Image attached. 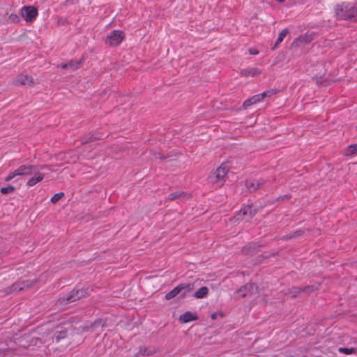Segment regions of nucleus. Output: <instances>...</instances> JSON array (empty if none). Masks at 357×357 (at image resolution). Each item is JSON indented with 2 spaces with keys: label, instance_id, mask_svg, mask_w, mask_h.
<instances>
[{
  "label": "nucleus",
  "instance_id": "6e6552de",
  "mask_svg": "<svg viewBox=\"0 0 357 357\" xmlns=\"http://www.w3.org/2000/svg\"><path fill=\"white\" fill-rule=\"evenodd\" d=\"M13 84L15 85H26L28 86H33V85H35V82L31 76L24 74H20L15 78V79L13 81Z\"/></svg>",
  "mask_w": 357,
  "mask_h": 357
},
{
  "label": "nucleus",
  "instance_id": "7ed1b4c3",
  "mask_svg": "<svg viewBox=\"0 0 357 357\" xmlns=\"http://www.w3.org/2000/svg\"><path fill=\"white\" fill-rule=\"evenodd\" d=\"M125 33L122 31L114 30L105 38V43L112 47H117L125 39Z\"/></svg>",
  "mask_w": 357,
  "mask_h": 357
},
{
  "label": "nucleus",
  "instance_id": "2f4dec72",
  "mask_svg": "<svg viewBox=\"0 0 357 357\" xmlns=\"http://www.w3.org/2000/svg\"><path fill=\"white\" fill-rule=\"evenodd\" d=\"M17 174H15V170L12 173L10 174L9 176H8L6 178V181H10L11 179H13L14 177H15Z\"/></svg>",
  "mask_w": 357,
  "mask_h": 357
},
{
  "label": "nucleus",
  "instance_id": "dca6fc26",
  "mask_svg": "<svg viewBox=\"0 0 357 357\" xmlns=\"http://www.w3.org/2000/svg\"><path fill=\"white\" fill-rule=\"evenodd\" d=\"M195 319H197L196 315L190 312H187L180 316V321L183 323H188Z\"/></svg>",
  "mask_w": 357,
  "mask_h": 357
},
{
  "label": "nucleus",
  "instance_id": "39448f33",
  "mask_svg": "<svg viewBox=\"0 0 357 357\" xmlns=\"http://www.w3.org/2000/svg\"><path fill=\"white\" fill-rule=\"evenodd\" d=\"M257 291V286L254 283H248L243 286H242L239 289H238L234 294V298L235 299H239L241 298H244L248 295H252L255 294Z\"/></svg>",
  "mask_w": 357,
  "mask_h": 357
},
{
  "label": "nucleus",
  "instance_id": "4c0bfd02",
  "mask_svg": "<svg viewBox=\"0 0 357 357\" xmlns=\"http://www.w3.org/2000/svg\"><path fill=\"white\" fill-rule=\"evenodd\" d=\"M250 52L252 54H257L258 53L257 52H255V51H252V50H250Z\"/></svg>",
  "mask_w": 357,
  "mask_h": 357
},
{
  "label": "nucleus",
  "instance_id": "72a5a7b5",
  "mask_svg": "<svg viewBox=\"0 0 357 357\" xmlns=\"http://www.w3.org/2000/svg\"><path fill=\"white\" fill-rule=\"evenodd\" d=\"M100 139V137H90V139H89V140H88V139H87V140H84V141H83V142H82V143H83V144H84V143H87V142H92V141H93V140H95V139Z\"/></svg>",
  "mask_w": 357,
  "mask_h": 357
},
{
  "label": "nucleus",
  "instance_id": "c756f323",
  "mask_svg": "<svg viewBox=\"0 0 357 357\" xmlns=\"http://www.w3.org/2000/svg\"><path fill=\"white\" fill-rule=\"evenodd\" d=\"M64 197V193L63 192H59V193H56L55 194L52 198H51V202L53 203V204H55L59 200H60L62 197Z\"/></svg>",
  "mask_w": 357,
  "mask_h": 357
},
{
  "label": "nucleus",
  "instance_id": "7c9ffc66",
  "mask_svg": "<svg viewBox=\"0 0 357 357\" xmlns=\"http://www.w3.org/2000/svg\"><path fill=\"white\" fill-rule=\"evenodd\" d=\"M100 326H103L102 321L101 319H98V320H96V321H94V323L91 326V327Z\"/></svg>",
  "mask_w": 357,
  "mask_h": 357
},
{
  "label": "nucleus",
  "instance_id": "f3484780",
  "mask_svg": "<svg viewBox=\"0 0 357 357\" xmlns=\"http://www.w3.org/2000/svg\"><path fill=\"white\" fill-rule=\"evenodd\" d=\"M177 296H179V298H181V290L178 285L174 288L171 291L167 293L165 295V298L167 300H170L172 298H175Z\"/></svg>",
  "mask_w": 357,
  "mask_h": 357
},
{
  "label": "nucleus",
  "instance_id": "cd10ccee",
  "mask_svg": "<svg viewBox=\"0 0 357 357\" xmlns=\"http://www.w3.org/2000/svg\"><path fill=\"white\" fill-rule=\"evenodd\" d=\"M317 289V287L314 286V285H311V286H306L303 289H301V288H296V289H298L299 291H303L304 292H306V293H309V292H312V291H314V290H316Z\"/></svg>",
  "mask_w": 357,
  "mask_h": 357
},
{
  "label": "nucleus",
  "instance_id": "f8f14e48",
  "mask_svg": "<svg viewBox=\"0 0 357 357\" xmlns=\"http://www.w3.org/2000/svg\"><path fill=\"white\" fill-rule=\"evenodd\" d=\"M188 197V195L185 194L184 192H176L171 193L169 195V200L173 201V200H177L178 202L182 201L183 199H185Z\"/></svg>",
  "mask_w": 357,
  "mask_h": 357
},
{
  "label": "nucleus",
  "instance_id": "e433bc0d",
  "mask_svg": "<svg viewBox=\"0 0 357 357\" xmlns=\"http://www.w3.org/2000/svg\"><path fill=\"white\" fill-rule=\"evenodd\" d=\"M89 328V326H85V327H84V328H83L82 331H87Z\"/></svg>",
  "mask_w": 357,
  "mask_h": 357
},
{
  "label": "nucleus",
  "instance_id": "473e14b6",
  "mask_svg": "<svg viewBox=\"0 0 357 357\" xmlns=\"http://www.w3.org/2000/svg\"><path fill=\"white\" fill-rule=\"evenodd\" d=\"M139 352L141 353L142 355H149L151 354V352L147 351V349L146 348L140 349Z\"/></svg>",
  "mask_w": 357,
  "mask_h": 357
},
{
  "label": "nucleus",
  "instance_id": "0eeeda50",
  "mask_svg": "<svg viewBox=\"0 0 357 357\" xmlns=\"http://www.w3.org/2000/svg\"><path fill=\"white\" fill-rule=\"evenodd\" d=\"M257 212V211L256 208L252 209L251 206L248 205L243 208L234 218L236 220L252 218L255 215Z\"/></svg>",
  "mask_w": 357,
  "mask_h": 357
},
{
  "label": "nucleus",
  "instance_id": "2eb2a0df",
  "mask_svg": "<svg viewBox=\"0 0 357 357\" xmlns=\"http://www.w3.org/2000/svg\"><path fill=\"white\" fill-rule=\"evenodd\" d=\"M33 174L34 176L32 178H31L27 182V185L29 186H33L37 183L41 181L44 177L43 174L41 173H38V171Z\"/></svg>",
  "mask_w": 357,
  "mask_h": 357
},
{
  "label": "nucleus",
  "instance_id": "f704fd0d",
  "mask_svg": "<svg viewBox=\"0 0 357 357\" xmlns=\"http://www.w3.org/2000/svg\"><path fill=\"white\" fill-rule=\"evenodd\" d=\"M59 67H61V68H68V63H62L61 66H59Z\"/></svg>",
  "mask_w": 357,
  "mask_h": 357
},
{
  "label": "nucleus",
  "instance_id": "ddd939ff",
  "mask_svg": "<svg viewBox=\"0 0 357 357\" xmlns=\"http://www.w3.org/2000/svg\"><path fill=\"white\" fill-rule=\"evenodd\" d=\"M264 182H260L259 181H246L245 185L248 190L252 192L259 188Z\"/></svg>",
  "mask_w": 357,
  "mask_h": 357
},
{
  "label": "nucleus",
  "instance_id": "9d476101",
  "mask_svg": "<svg viewBox=\"0 0 357 357\" xmlns=\"http://www.w3.org/2000/svg\"><path fill=\"white\" fill-rule=\"evenodd\" d=\"M37 172V168L31 165H22L15 170V174L19 175H29L35 174Z\"/></svg>",
  "mask_w": 357,
  "mask_h": 357
},
{
  "label": "nucleus",
  "instance_id": "aec40b11",
  "mask_svg": "<svg viewBox=\"0 0 357 357\" xmlns=\"http://www.w3.org/2000/svg\"><path fill=\"white\" fill-rule=\"evenodd\" d=\"M32 285V282H30L29 281L23 282L22 284H14L12 286L11 291H21L24 287H28Z\"/></svg>",
  "mask_w": 357,
  "mask_h": 357
},
{
  "label": "nucleus",
  "instance_id": "c9c22d12",
  "mask_svg": "<svg viewBox=\"0 0 357 357\" xmlns=\"http://www.w3.org/2000/svg\"><path fill=\"white\" fill-rule=\"evenodd\" d=\"M302 235V231H297L295 234L294 235V237H296V236H301Z\"/></svg>",
  "mask_w": 357,
  "mask_h": 357
},
{
  "label": "nucleus",
  "instance_id": "5701e85b",
  "mask_svg": "<svg viewBox=\"0 0 357 357\" xmlns=\"http://www.w3.org/2000/svg\"><path fill=\"white\" fill-rule=\"evenodd\" d=\"M7 21L10 23H17L20 22V17L15 13L8 15Z\"/></svg>",
  "mask_w": 357,
  "mask_h": 357
},
{
  "label": "nucleus",
  "instance_id": "a878e982",
  "mask_svg": "<svg viewBox=\"0 0 357 357\" xmlns=\"http://www.w3.org/2000/svg\"><path fill=\"white\" fill-rule=\"evenodd\" d=\"M81 61H70L68 63V68L73 70H77L80 67Z\"/></svg>",
  "mask_w": 357,
  "mask_h": 357
},
{
  "label": "nucleus",
  "instance_id": "6ab92c4d",
  "mask_svg": "<svg viewBox=\"0 0 357 357\" xmlns=\"http://www.w3.org/2000/svg\"><path fill=\"white\" fill-rule=\"evenodd\" d=\"M229 169V165L226 162H223L220 167H218L215 172L218 174L219 176L222 177V178H225V176L227 174V170Z\"/></svg>",
  "mask_w": 357,
  "mask_h": 357
},
{
  "label": "nucleus",
  "instance_id": "a211bd4d",
  "mask_svg": "<svg viewBox=\"0 0 357 357\" xmlns=\"http://www.w3.org/2000/svg\"><path fill=\"white\" fill-rule=\"evenodd\" d=\"M177 296H179V298H181V290L178 285L174 288L171 291L167 293L165 295V298L167 300H170L172 298H175Z\"/></svg>",
  "mask_w": 357,
  "mask_h": 357
},
{
  "label": "nucleus",
  "instance_id": "9b49d317",
  "mask_svg": "<svg viewBox=\"0 0 357 357\" xmlns=\"http://www.w3.org/2000/svg\"><path fill=\"white\" fill-rule=\"evenodd\" d=\"M208 181L213 184H217V186H221L223 183L224 178L219 176L215 172H211L208 176Z\"/></svg>",
  "mask_w": 357,
  "mask_h": 357
},
{
  "label": "nucleus",
  "instance_id": "bb28decb",
  "mask_svg": "<svg viewBox=\"0 0 357 357\" xmlns=\"http://www.w3.org/2000/svg\"><path fill=\"white\" fill-rule=\"evenodd\" d=\"M14 190H15V187H13L12 185H8L7 187L2 188L1 189V193L4 194V195L10 194V193L13 192Z\"/></svg>",
  "mask_w": 357,
  "mask_h": 357
},
{
  "label": "nucleus",
  "instance_id": "20e7f679",
  "mask_svg": "<svg viewBox=\"0 0 357 357\" xmlns=\"http://www.w3.org/2000/svg\"><path fill=\"white\" fill-rule=\"evenodd\" d=\"M88 294L87 290L76 289L73 290L66 297L60 298L59 302L61 305H66L73 303Z\"/></svg>",
  "mask_w": 357,
  "mask_h": 357
},
{
  "label": "nucleus",
  "instance_id": "4be33fe9",
  "mask_svg": "<svg viewBox=\"0 0 357 357\" xmlns=\"http://www.w3.org/2000/svg\"><path fill=\"white\" fill-rule=\"evenodd\" d=\"M287 33H288V30L287 29H284L280 31V33L278 35V39L275 42V44L273 47V49L276 48L278 47V45H280L282 42V40H284V38H285V36H287Z\"/></svg>",
  "mask_w": 357,
  "mask_h": 357
},
{
  "label": "nucleus",
  "instance_id": "f257e3e1",
  "mask_svg": "<svg viewBox=\"0 0 357 357\" xmlns=\"http://www.w3.org/2000/svg\"><path fill=\"white\" fill-rule=\"evenodd\" d=\"M335 15L339 20L357 21V7L351 2H342L335 7Z\"/></svg>",
  "mask_w": 357,
  "mask_h": 357
},
{
  "label": "nucleus",
  "instance_id": "4468645a",
  "mask_svg": "<svg viewBox=\"0 0 357 357\" xmlns=\"http://www.w3.org/2000/svg\"><path fill=\"white\" fill-rule=\"evenodd\" d=\"M261 73V70L256 68L244 69L241 72V75L248 77H254Z\"/></svg>",
  "mask_w": 357,
  "mask_h": 357
},
{
  "label": "nucleus",
  "instance_id": "412c9836",
  "mask_svg": "<svg viewBox=\"0 0 357 357\" xmlns=\"http://www.w3.org/2000/svg\"><path fill=\"white\" fill-rule=\"evenodd\" d=\"M208 293V289L206 287H202L199 288L194 294V296L197 298H202Z\"/></svg>",
  "mask_w": 357,
  "mask_h": 357
},
{
  "label": "nucleus",
  "instance_id": "c85d7f7f",
  "mask_svg": "<svg viewBox=\"0 0 357 357\" xmlns=\"http://www.w3.org/2000/svg\"><path fill=\"white\" fill-rule=\"evenodd\" d=\"M347 155H353L357 152V144H351L347 147Z\"/></svg>",
  "mask_w": 357,
  "mask_h": 357
},
{
  "label": "nucleus",
  "instance_id": "1a4fd4ad",
  "mask_svg": "<svg viewBox=\"0 0 357 357\" xmlns=\"http://www.w3.org/2000/svg\"><path fill=\"white\" fill-rule=\"evenodd\" d=\"M178 286L181 290V299H183L195 289V283H181Z\"/></svg>",
  "mask_w": 357,
  "mask_h": 357
},
{
  "label": "nucleus",
  "instance_id": "b1692460",
  "mask_svg": "<svg viewBox=\"0 0 357 357\" xmlns=\"http://www.w3.org/2000/svg\"><path fill=\"white\" fill-rule=\"evenodd\" d=\"M66 337V331H62L56 332L54 335V338L56 342H59L61 339H63Z\"/></svg>",
  "mask_w": 357,
  "mask_h": 357
},
{
  "label": "nucleus",
  "instance_id": "393cba45",
  "mask_svg": "<svg viewBox=\"0 0 357 357\" xmlns=\"http://www.w3.org/2000/svg\"><path fill=\"white\" fill-rule=\"evenodd\" d=\"M338 351L340 353L344 354H351L355 353L356 349L354 348H344V347H340L338 349Z\"/></svg>",
  "mask_w": 357,
  "mask_h": 357
},
{
  "label": "nucleus",
  "instance_id": "f03ea898",
  "mask_svg": "<svg viewBox=\"0 0 357 357\" xmlns=\"http://www.w3.org/2000/svg\"><path fill=\"white\" fill-rule=\"evenodd\" d=\"M275 94L274 90H267L261 93H259L252 96L250 98L245 100L243 104L244 109H247L252 105L261 102L266 98H270Z\"/></svg>",
  "mask_w": 357,
  "mask_h": 357
},
{
  "label": "nucleus",
  "instance_id": "423d86ee",
  "mask_svg": "<svg viewBox=\"0 0 357 357\" xmlns=\"http://www.w3.org/2000/svg\"><path fill=\"white\" fill-rule=\"evenodd\" d=\"M21 15L26 22H32L38 15V10L31 6H23L21 8Z\"/></svg>",
  "mask_w": 357,
  "mask_h": 357
}]
</instances>
